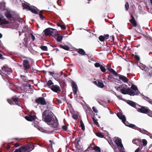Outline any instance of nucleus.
<instances>
[{
    "label": "nucleus",
    "instance_id": "obj_33",
    "mask_svg": "<svg viewBox=\"0 0 152 152\" xmlns=\"http://www.w3.org/2000/svg\"><path fill=\"white\" fill-rule=\"evenodd\" d=\"M130 22L132 24V25L134 27H136L137 25V24L135 20H130Z\"/></svg>",
    "mask_w": 152,
    "mask_h": 152
},
{
    "label": "nucleus",
    "instance_id": "obj_4",
    "mask_svg": "<svg viewBox=\"0 0 152 152\" xmlns=\"http://www.w3.org/2000/svg\"><path fill=\"white\" fill-rule=\"evenodd\" d=\"M114 142L116 145L120 152L124 149V147L122 143L121 140L118 137H114L113 138Z\"/></svg>",
    "mask_w": 152,
    "mask_h": 152
},
{
    "label": "nucleus",
    "instance_id": "obj_15",
    "mask_svg": "<svg viewBox=\"0 0 152 152\" xmlns=\"http://www.w3.org/2000/svg\"><path fill=\"white\" fill-rule=\"evenodd\" d=\"M51 90L55 92H57L58 91H60L61 89L57 85L52 86L50 88Z\"/></svg>",
    "mask_w": 152,
    "mask_h": 152
},
{
    "label": "nucleus",
    "instance_id": "obj_16",
    "mask_svg": "<svg viewBox=\"0 0 152 152\" xmlns=\"http://www.w3.org/2000/svg\"><path fill=\"white\" fill-rule=\"evenodd\" d=\"M36 117L34 115H29L27 116H26L25 117V119L29 121H32L36 119Z\"/></svg>",
    "mask_w": 152,
    "mask_h": 152
},
{
    "label": "nucleus",
    "instance_id": "obj_29",
    "mask_svg": "<svg viewBox=\"0 0 152 152\" xmlns=\"http://www.w3.org/2000/svg\"><path fill=\"white\" fill-rule=\"evenodd\" d=\"M80 125L81 127V129L83 131H84L85 130V127L84 123L82 120H81L80 121Z\"/></svg>",
    "mask_w": 152,
    "mask_h": 152
},
{
    "label": "nucleus",
    "instance_id": "obj_38",
    "mask_svg": "<svg viewBox=\"0 0 152 152\" xmlns=\"http://www.w3.org/2000/svg\"><path fill=\"white\" fill-rule=\"evenodd\" d=\"M100 68L102 72H105L106 70V69L103 66L101 65V66Z\"/></svg>",
    "mask_w": 152,
    "mask_h": 152
},
{
    "label": "nucleus",
    "instance_id": "obj_62",
    "mask_svg": "<svg viewBox=\"0 0 152 152\" xmlns=\"http://www.w3.org/2000/svg\"><path fill=\"white\" fill-rule=\"evenodd\" d=\"M2 34L1 33H0V38H1L2 37Z\"/></svg>",
    "mask_w": 152,
    "mask_h": 152
},
{
    "label": "nucleus",
    "instance_id": "obj_58",
    "mask_svg": "<svg viewBox=\"0 0 152 152\" xmlns=\"http://www.w3.org/2000/svg\"><path fill=\"white\" fill-rule=\"evenodd\" d=\"M150 66L151 68H152V61L150 63Z\"/></svg>",
    "mask_w": 152,
    "mask_h": 152
},
{
    "label": "nucleus",
    "instance_id": "obj_7",
    "mask_svg": "<svg viewBox=\"0 0 152 152\" xmlns=\"http://www.w3.org/2000/svg\"><path fill=\"white\" fill-rule=\"evenodd\" d=\"M138 66L142 70L145 71L147 73V75L151 76L152 75V73H150L149 72L150 69H147V67L145 65L141 63H140L139 64H138Z\"/></svg>",
    "mask_w": 152,
    "mask_h": 152
},
{
    "label": "nucleus",
    "instance_id": "obj_42",
    "mask_svg": "<svg viewBox=\"0 0 152 152\" xmlns=\"http://www.w3.org/2000/svg\"><path fill=\"white\" fill-rule=\"evenodd\" d=\"M95 66L96 67H100L102 65L100 64L99 63H96L94 64Z\"/></svg>",
    "mask_w": 152,
    "mask_h": 152
},
{
    "label": "nucleus",
    "instance_id": "obj_3",
    "mask_svg": "<svg viewBox=\"0 0 152 152\" xmlns=\"http://www.w3.org/2000/svg\"><path fill=\"white\" fill-rule=\"evenodd\" d=\"M34 149V147L32 145L26 144L16 149L14 152H30Z\"/></svg>",
    "mask_w": 152,
    "mask_h": 152
},
{
    "label": "nucleus",
    "instance_id": "obj_18",
    "mask_svg": "<svg viewBox=\"0 0 152 152\" xmlns=\"http://www.w3.org/2000/svg\"><path fill=\"white\" fill-rule=\"evenodd\" d=\"M119 78L121 79L124 82L126 83L128 81V79L125 76L121 75H118Z\"/></svg>",
    "mask_w": 152,
    "mask_h": 152
},
{
    "label": "nucleus",
    "instance_id": "obj_10",
    "mask_svg": "<svg viewBox=\"0 0 152 152\" xmlns=\"http://www.w3.org/2000/svg\"><path fill=\"white\" fill-rule=\"evenodd\" d=\"M23 66L24 67V70L25 73L28 72L27 70L28 69L30 66V64L28 61L25 60L23 61Z\"/></svg>",
    "mask_w": 152,
    "mask_h": 152
},
{
    "label": "nucleus",
    "instance_id": "obj_6",
    "mask_svg": "<svg viewBox=\"0 0 152 152\" xmlns=\"http://www.w3.org/2000/svg\"><path fill=\"white\" fill-rule=\"evenodd\" d=\"M117 115L118 118L122 120V122L126 126L129 127L130 124L128 122L126 121V118L124 115H123L121 113H118Z\"/></svg>",
    "mask_w": 152,
    "mask_h": 152
},
{
    "label": "nucleus",
    "instance_id": "obj_44",
    "mask_svg": "<svg viewBox=\"0 0 152 152\" xmlns=\"http://www.w3.org/2000/svg\"><path fill=\"white\" fill-rule=\"evenodd\" d=\"M142 143L144 146H145L147 144V141L145 139H143L142 140Z\"/></svg>",
    "mask_w": 152,
    "mask_h": 152
},
{
    "label": "nucleus",
    "instance_id": "obj_30",
    "mask_svg": "<svg viewBox=\"0 0 152 152\" xmlns=\"http://www.w3.org/2000/svg\"><path fill=\"white\" fill-rule=\"evenodd\" d=\"M29 10L35 14H37L38 13L37 11L35 9L31 7L30 8Z\"/></svg>",
    "mask_w": 152,
    "mask_h": 152
},
{
    "label": "nucleus",
    "instance_id": "obj_55",
    "mask_svg": "<svg viewBox=\"0 0 152 152\" xmlns=\"http://www.w3.org/2000/svg\"><path fill=\"white\" fill-rule=\"evenodd\" d=\"M0 58L1 59H3L4 58L2 55L1 53H0Z\"/></svg>",
    "mask_w": 152,
    "mask_h": 152
},
{
    "label": "nucleus",
    "instance_id": "obj_26",
    "mask_svg": "<svg viewBox=\"0 0 152 152\" xmlns=\"http://www.w3.org/2000/svg\"><path fill=\"white\" fill-rule=\"evenodd\" d=\"M78 53L80 54L83 55L85 54V51L82 49H79L77 50Z\"/></svg>",
    "mask_w": 152,
    "mask_h": 152
},
{
    "label": "nucleus",
    "instance_id": "obj_57",
    "mask_svg": "<svg viewBox=\"0 0 152 152\" xmlns=\"http://www.w3.org/2000/svg\"><path fill=\"white\" fill-rule=\"evenodd\" d=\"M131 17L132 19H130V20H134V18L133 16L132 15H131Z\"/></svg>",
    "mask_w": 152,
    "mask_h": 152
},
{
    "label": "nucleus",
    "instance_id": "obj_17",
    "mask_svg": "<svg viewBox=\"0 0 152 152\" xmlns=\"http://www.w3.org/2000/svg\"><path fill=\"white\" fill-rule=\"evenodd\" d=\"M94 83L99 87L102 88L104 86L103 83L99 81H94Z\"/></svg>",
    "mask_w": 152,
    "mask_h": 152
},
{
    "label": "nucleus",
    "instance_id": "obj_41",
    "mask_svg": "<svg viewBox=\"0 0 152 152\" xmlns=\"http://www.w3.org/2000/svg\"><path fill=\"white\" fill-rule=\"evenodd\" d=\"M41 48L43 50L46 51L47 49V47L45 46H42L41 47Z\"/></svg>",
    "mask_w": 152,
    "mask_h": 152
},
{
    "label": "nucleus",
    "instance_id": "obj_46",
    "mask_svg": "<svg viewBox=\"0 0 152 152\" xmlns=\"http://www.w3.org/2000/svg\"><path fill=\"white\" fill-rule=\"evenodd\" d=\"M21 77L22 79H23L24 81H25L26 80V77L23 75H21Z\"/></svg>",
    "mask_w": 152,
    "mask_h": 152
},
{
    "label": "nucleus",
    "instance_id": "obj_27",
    "mask_svg": "<svg viewBox=\"0 0 152 152\" xmlns=\"http://www.w3.org/2000/svg\"><path fill=\"white\" fill-rule=\"evenodd\" d=\"M92 149L96 151L97 152H101V150L100 148L98 146H95L92 148Z\"/></svg>",
    "mask_w": 152,
    "mask_h": 152
},
{
    "label": "nucleus",
    "instance_id": "obj_21",
    "mask_svg": "<svg viewBox=\"0 0 152 152\" xmlns=\"http://www.w3.org/2000/svg\"><path fill=\"white\" fill-rule=\"evenodd\" d=\"M51 28H48L45 29L43 32L46 36L50 35L51 32Z\"/></svg>",
    "mask_w": 152,
    "mask_h": 152
},
{
    "label": "nucleus",
    "instance_id": "obj_45",
    "mask_svg": "<svg viewBox=\"0 0 152 152\" xmlns=\"http://www.w3.org/2000/svg\"><path fill=\"white\" fill-rule=\"evenodd\" d=\"M92 109L94 112L95 113H98V111L95 107H92Z\"/></svg>",
    "mask_w": 152,
    "mask_h": 152
},
{
    "label": "nucleus",
    "instance_id": "obj_60",
    "mask_svg": "<svg viewBox=\"0 0 152 152\" xmlns=\"http://www.w3.org/2000/svg\"><path fill=\"white\" fill-rule=\"evenodd\" d=\"M108 79H111L112 78V76L111 75H109L108 76Z\"/></svg>",
    "mask_w": 152,
    "mask_h": 152
},
{
    "label": "nucleus",
    "instance_id": "obj_40",
    "mask_svg": "<svg viewBox=\"0 0 152 152\" xmlns=\"http://www.w3.org/2000/svg\"><path fill=\"white\" fill-rule=\"evenodd\" d=\"M47 84L48 86H49L53 84V83L51 80H48Z\"/></svg>",
    "mask_w": 152,
    "mask_h": 152
},
{
    "label": "nucleus",
    "instance_id": "obj_50",
    "mask_svg": "<svg viewBox=\"0 0 152 152\" xmlns=\"http://www.w3.org/2000/svg\"><path fill=\"white\" fill-rule=\"evenodd\" d=\"M135 58L137 59V60H140V57L139 56H138L137 55H135Z\"/></svg>",
    "mask_w": 152,
    "mask_h": 152
},
{
    "label": "nucleus",
    "instance_id": "obj_63",
    "mask_svg": "<svg viewBox=\"0 0 152 152\" xmlns=\"http://www.w3.org/2000/svg\"><path fill=\"white\" fill-rule=\"evenodd\" d=\"M61 24H58V26L61 27Z\"/></svg>",
    "mask_w": 152,
    "mask_h": 152
},
{
    "label": "nucleus",
    "instance_id": "obj_5",
    "mask_svg": "<svg viewBox=\"0 0 152 152\" xmlns=\"http://www.w3.org/2000/svg\"><path fill=\"white\" fill-rule=\"evenodd\" d=\"M36 102L38 104H40L42 106L40 107L41 110H43V107L48 108V106L46 105V102L45 99L42 97H40L35 100Z\"/></svg>",
    "mask_w": 152,
    "mask_h": 152
},
{
    "label": "nucleus",
    "instance_id": "obj_52",
    "mask_svg": "<svg viewBox=\"0 0 152 152\" xmlns=\"http://www.w3.org/2000/svg\"><path fill=\"white\" fill-rule=\"evenodd\" d=\"M109 143L111 146H112V145H113V143L112 141L110 140V141H109Z\"/></svg>",
    "mask_w": 152,
    "mask_h": 152
},
{
    "label": "nucleus",
    "instance_id": "obj_2",
    "mask_svg": "<svg viewBox=\"0 0 152 152\" xmlns=\"http://www.w3.org/2000/svg\"><path fill=\"white\" fill-rule=\"evenodd\" d=\"M53 119V113L50 110H46L42 113V119L48 124L51 122Z\"/></svg>",
    "mask_w": 152,
    "mask_h": 152
},
{
    "label": "nucleus",
    "instance_id": "obj_34",
    "mask_svg": "<svg viewBox=\"0 0 152 152\" xmlns=\"http://www.w3.org/2000/svg\"><path fill=\"white\" fill-rule=\"evenodd\" d=\"M78 114L77 113H75L72 114V117L74 119H77L78 117Z\"/></svg>",
    "mask_w": 152,
    "mask_h": 152
},
{
    "label": "nucleus",
    "instance_id": "obj_22",
    "mask_svg": "<svg viewBox=\"0 0 152 152\" xmlns=\"http://www.w3.org/2000/svg\"><path fill=\"white\" fill-rule=\"evenodd\" d=\"M127 103L131 106L134 107H135L136 106V104L134 102L128 100L127 101Z\"/></svg>",
    "mask_w": 152,
    "mask_h": 152
},
{
    "label": "nucleus",
    "instance_id": "obj_14",
    "mask_svg": "<svg viewBox=\"0 0 152 152\" xmlns=\"http://www.w3.org/2000/svg\"><path fill=\"white\" fill-rule=\"evenodd\" d=\"M72 88L73 93L74 95H77V86L76 83L74 81L72 82Z\"/></svg>",
    "mask_w": 152,
    "mask_h": 152
},
{
    "label": "nucleus",
    "instance_id": "obj_51",
    "mask_svg": "<svg viewBox=\"0 0 152 152\" xmlns=\"http://www.w3.org/2000/svg\"><path fill=\"white\" fill-rule=\"evenodd\" d=\"M60 27L62 29H65L66 28V26L64 25H61Z\"/></svg>",
    "mask_w": 152,
    "mask_h": 152
},
{
    "label": "nucleus",
    "instance_id": "obj_11",
    "mask_svg": "<svg viewBox=\"0 0 152 152\" xmlns=\"http://www.w3.org/2000/svg\"><path fill=\"white\" fill-rule=\"evenodd\" d=\"M9 23V22L5 20L0 18V25H1V27L3 28H7L6 24Z\"/></svg>",
    "mask_w": 152,
    "mask_h": 152
},
{
    "label": "nucleus",
    "instance_id": "obj_47",
    "mask_svg": "<svg viewBox=\"0 0 152 152\" xmlns=\"http://www.w3.org/2000/svg\"><path fill=\"white\" fill-rule=\"evenodd\" d=\"M31 35L33 41H34L35 39V36L31 33Z\"/></svg>",
    "mask_w": 152,
    "mask_h": 152
},
{
    "label": "nucleus",
    "instance_id": "obj_28",
    "mask_svg": "<svg viewBox=\"0 0 152 152\" xmlns=\"http://www.w3.org/2000/svg\"><path fill=\"white\" fill-rule=\"evenodd\" d=\"M22 5L24 8L26 9L27 10H29L31 7L29 6L25 3H23Z\"/></svg>",
    "mask_w": 152,
    "mask_h": 152
},
{
    "label": "nucleus",
    "instance_id": "obj_39",
    "mask_svg": "<svg viewBox=\"0 0 152 152\" xmlns=\"http://www.w3.org/2000/svg\"><path fill=\"white\" fill-rule=\"evenodd\" d=\"M125 8L126 10V11H127L129 8V4L127 2H126V3L125 4Z\"/></svg>",
    "mask_w": 152,
    "mask_h": 152
},
{
    "label": "nucleus",
    "instance_id": "obj_31",
    "mask_svg": "<svg viewBox=\"0 0 152 152\" xmlns=\"http://www.w3.org/2000/svg\"><path fill=\"white\" fill-rule=\"evenodd\" d=\"M56 36H57V40L58 42H60L62 41L63 39V37L62 36L59 35L57 34Z\"/></svg>",
    "mask_w": 152,
    "mask_h": 152
},
{
    "label": "nucleus",
    "instance_id": "obj_35",
    "mask_svg": "<svg viewBox=\"0 0 152 152\" xmlns=\"http://www.w3.org/2000/svg\"><path fill=\"white\" fill-rule=\"evenodd\" d=\"M137 130L139 132L141 133H142L143 134H145L146 132H147V131L146 130L140 128H139V129H137Z\"/></svg>",
    "mask_w": 152,
    "mask_h": 152
},
{
    "label": "nucleus",
    "instance_id": "obj_56",
    "mask_svg": "<svg viewBox=\"0 0 152 152\" xmlns=\"http://www.w3.org/2000/svg\"><path fill=\"white\" fill-rule=\"evenodd\" d=\"M42 10H41V11H40L39 12V16L42 15Z\"/></svg>",
    "mask_w": 152,
    "mask_h": 152
},
{
    "label": "nucleus",
    "instance_id": "obj_19",
    "mask_svg": "<svg viewBox=\"0 0 152 152\" xmlns=\"http://www.w3.org/2000/svg\"><path fill=\"white\" fill-rule=\"evenodd\" d=\"M109 35L108 34L105 35L104 36H100L99 37V39L101 42L104 41L105 39H108Z\"/></svg>",
    "mask_w": 152,
    "mask_h": 152
},
{
    "label": "nucleus",
    "instance_id": "obj_20",
    "mask_svg": "<svg viewBox=\"0 0 152 152\" xmlns=\"http://www.w3.org/2000/svg\"><path fill=\"white\" fill-rule=\"evenodd\" d=\"M57 34V30L51 28L50 36L54 37V36H56Z\"/></svg>",
    "mask_w": 152,
    "mask_h": 152
},
{
    "label": "nucleus",
    "instance_id": "obj_12",
    "mask_svg": "<svg viewBox=\"0 0 152 152\" xmlns=\"http://www.w3.org/2000/svg\"><path fill=\"white\" fill-rule=\"evenodd\" d=\"M7 101L10 104H15L16 105H18V99L17 98H12L10 99H8Z\"/></svg>",
    "mask_w": 152,
    "mask_h": 152
},
{
    "label": "nucleus",
    "instance_id": "obj_1",
    "mask_svg": "<svg viewBox=\"0 0 152 152\" xmlns=\"http://www.w3.org/2000/svg\"><path fill=\"white\" fill-rule=\"evenodd\" d=\"M118 88L120 90L121 92L124 94H128L131 96H133L138 95L139 93V91L137 86L133 84L131 86V89L129 88L123 87L122 86L119 87Z\"/></svg>",
    "mask_w": 152,
    "mask_h": 152
},
{
    "label": "nucleus",
    "instance_id": "obj_48",
    "mask_svg": "<svg viewBox=\"0 0 152 152\" xmlns=\"http://www.w3.org/2000/svg\"><path fill=\"white\" fill-rule=\"evenodd\" d=\"M62 128L64 130H66L67 129V127L66 125H64L62 127Z\"/></svg>",
    "mask_w": 152,
    "mask_h": 152
},
{
    "label": "nucleus",
    "instance_id": "obj_43",
    "mask_svg": "<svg viewBox=\"0 0 152 152\" xmlns=\"http://www.w3.org/2000/svg\"><path fill=\"white\" fill-rule=\"evenodd\" d=\"M148 116L152 117V112L149 109L148 112L147 113Z\"/></svg>",
    "mask_w": 152,
    "mask_h": 152
},
{
    "label": "nucleus",
    "instance_id": "obj_24",
    "mask_svg": "<svg viewBox=\"0 0 152 152\" xmlns=\"http://www.w3.org/2000/svg\"><path fill=\"white\" fill-rule=\"evenodd\" d=\"M142 98L151 104H152V99H150L149 98L145 96L144 95L143 96Z\"/></svg>",
    "mask_w": 152,
    "mask_h": 152
},
{
    "label": "nucleus",
    "instance_id": "obj_8",
    "mask_svg": "<svg viewBox=\"0 0 152 152\" xmlns=\"http://www.w3.org/2000/svg\"><path fill=\"white\" fill-rule=\"evenodd\" d=\"M1 70L2 72L6 75L9 74L12 72L11 68H9L7 65L3 66Z\"/></svg>",
    "mask_w": 152,
    "mask_h": 152
},
{
    "label": "nucleus",
    "instance_id": "obj_9",
    "mask_svg": "<svg viewBox=\"0 0 152 152\" xmlns=\"http://www.w3.org/2000/svg\"><path fill=\"white\" fill-rule=\"evenodd\" d=\"M48 124L51 127L54 128H57L58 126V123L57 120L55 119L53 120Z\"/></svg>",
    "mask_w": 152,
    "mask_h": 152
},
{
    "label": "nucleus",
    "instance_id": "obj_25",
    "mask_svg": "<svg viewBox=\"0 0 152 152\" xmlns=\"http://www.w3.org/2000/svg\"><path fill=\"white\" fill-rule=\"evenodd\" d=\"M60 46L62 48L66 50H68L69 49V47L67 45H60Z\"/></svg>",
    "mask_w": 152,
    "mask_h": 152
},
{
    "label": "nucleus",
    "instance_id": "obj_37",
    "mask_svg": "<svg viewBox=\"0 0 152 152\" xmlns=\"http://www.w3.org/2000/svg\"><path fill=\"white\" fill-rule=\"evenodd\" d=\"M96 135L100 138H103L104 137V136L100 133H96Z\"/></svg>",
    "mask_w": 152,
    "mask_h": 152
},
{
    "label": "nucleus",
    "instance_id": "obj_59",
    "mask_svg": "<svg viewBox=\"0 0 152 152\" xmlns=\"http://www.w3.org/2000/svg\"><path fill=\"white\" fill-rule=\"evenodd\" d=\"M49 74L51 75L52 76H53V73L52 72H49Z\"/></svg>",
    "mask_w": 152,
    "mask_h": 152
},
{
    "label": "nucleus",
    "instance_id": "obj_64",
    "mask_svg": "<svg viewBox=\"0 0 152 152\" xmlns=\"http://www.w3.org/2000/svg\"><path fill=\"white\" fill-rule=\"evenodd\" d=\"M135 141H136V140H133V141H132V142H133V143H135Z\"/></svg>",
    "mask_w": 152,
    "mask_h": 152
},
{
    "label": "nucleus",
    "instance_id": "obj_49",
    "mask_svg": "<svg viewBox=\"0 0 152 152\" xmlns=\"http://www.w3.org/2000/svg\"><path fill=\"white\" fill-rule=\"evenodd\" d=\"M135 125L132 124H129V127L130 128H133L134 127H135Z\"/></svg>",
    "mask_w": 152,
    "mask_h": 152
},
{
    "label": "nucleus",
    "instance_id": "obj_13",
    "mask_svg": "<svg viewBox=\"0 0 152 152\" xmlns=\"http://www.w3.org/2000/svg\"><path fill=\"white\" fill-rule=\"evenodd\" d=\"M149 109L147 107H142L141 108L138 109V111L140 113L146 114L148 112Z\"/></svg>",
    "mask_w": 152,
    "mask_h": 152
},
{
    "label": "nucleus",
    "instance_id": "obj_36",
    "mask_svg": "<svg viewBox=\"0 0 152 152\" xmlns=\"http://www.w3.org/2000/svg\"><path fill=\"white\" fill-rule=\"evenodd\" d=\"M92 118L94 124L97 125L98 127H99V125L98 122L96 121V120L94 117H92Z\"/></svg>",
    "mask_w": 152,
    "mask_h": 152
},
{
    "label": "nucleus",
    "instance_id": "obj_53",
    "mask_svg": "<svg viewBox=\"0 0 152 152\" xmlns=\"http://www.w3.org/2000/svg\"><path fill=\"white\" fill-rule=\"evenodd\" d=\"M116 96H117V98H118L119 99H122V98H121V97L120 96L118 95H116Z\"/></svg>",
    "mask_w": 152,
    "mask_h": 152
},
{
    "label": "nucleus",
    "instance_id": "obj_32",
    "mask_svg": "<svg viewBox=\"0 0 152 152\" xmlns=\"http://www.w3.org/2000/svg\"><path fill=\"white\" fill-rule=\"evenodd\" d=\"M6 17L8 18H12V15L9 12H7L5 13Z\"/></svg>",
    "mask_w": 152,
    "mask_h": 152
},
{
    "label": "nucleus",
    "instance_id": "obj_61",
    "mask_svg": "<svg viewBox=\"0 0 152 152\" xmlns=\"http://www.w3.org/2000/svg\"><path fill=\"white\" fill-rule=\"evenodd\" d=\"M58 103H61L62 102L61 101L59 100H58Z\"/></svg>",
    "mask_w": 152,
    "mask_h": 152
},
{
    "label": "nucleus",
    "instance_id": "obj_23",
    "mask_svg": "<svg viewBox=\"0 0 152 152\" xmlns=\"http://www.w3.org/2000/svg\"><path fill=\"white\" fill-rule=\"evenodd\" d=\"M107 69L110 72H112L113 74L115 76L118 75L117 73L113 69L111 68H108Z\"/></svg>",
    "mask_w": 152,
    "mask_h": 152
},
{
    "label": "nucleus",
    "instance_id": "obj_54",
    "mask_svg": "<svg viewBox=\"0 0 152 152\" xmlns=\"http://www.w3.org/2000/svg\"><path fill=\"white\" fill-rule=\"evenodd\" d=\"M39 17L40 18L42 19V20H43L44 19V18L45 17L42 15H40L39 16Z\"/></svg>",
    "mask_w": 152,
    "mask_h": 152
}]
</instances>
